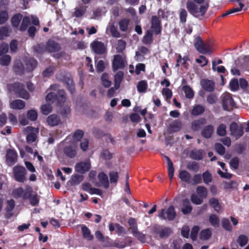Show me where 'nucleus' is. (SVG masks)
<instances>
[{
  "mask_svg": "<svg viewBox=\"0 0 249 249\" xmlns=\"http://www.w3.org/2000/svg\"><path fill=\"white\" fill-rule=\"evenodd\" d=\"M22 16L20 14H17L14 15L11 18V23L13 27H18L22 19Z\"/></svg>",
  "mask_w": 249,
  "mask_h": 249,
  "instance_id": "nucleus-44",
  "label": "nucleus"
},
{
  "mask_svg": "<svg viewBox=\"0 0 249 249\" xmlns=\"http://www.w3.org/2000/svg\"><path fill=\"white\" fill-rule=\"evenodd\" d=\"M98 179L103 187L107 189L109 187L108 179L107 175L104 172H101L98 176Z\"/></svg>",
  "mask_w": 249,
  "mask_h": 249,
  "instance_id": "nucleus-31",
  "label": "nucleus"
},
{
  "mask_svg": "<svg viewBox=\"0 0 249 249\" xmlns=\"http://www.w3.org/2000/svg\"><path fill=\"white\" fill-rule=\"evenodd\" d=\"M83 236L88 240H91L93 238V235L91 234L89 229L85 225L82 226L81 228Z\"/></svg>",
  "mask_w": 249,
  "mask_h": 249,
  "instance_id": "nucleus-37",
  "label": "nucleus"
},
{
  "mask_svg": "<svg viewBox=\"0 0 249 249\" xmlns=\"http://www.w3.org/2000/svg\"><path fill=\"white\" fill-rule=\"evenodd\" d=\"M187 168L195 172H197L199 170V164L196 161H192L188 163L187 166Z\"/></svg>",
  "mask_w": 249,
  "mask_h": 249,
  "instance_id": "nucleus-58",
  "label": "nucleus"
},
{
  "mask_svg": "<svg viewBox=\"0 0 249 249\" xmlns=\"http://www.w3.org/2000/svg\"><path fill=\"white\" fill-rule=\"evenodd\" d=\"M182 126V124L180 120L177 119L173 121L170 123L167 128L168 131L169 133H174L179 131Z\"/></svg>",
  "mask_w": 249,
  "mask_h": 249,
  "instance_id": "nucleus-18",
  "label": "nucleus"
},
{
  "mask_svg": "<svg viewBox=\"0 0 249 249\" xmlns=\"http://www.w3.org/2000/svg\"><path fill=\"white\" fill-rule=\"evenodd\" d=\"M181 212L184 214H188L191 213L193 208L188 198H184L182 200Z\"/></svg>",
  "mask_w": 249,
  "mask_h": 249,
  "instance_id": "nucleus-26",
  "label": "nucleus"
},
{
  "mask_svg": "<svg viewBox=\"0 0 249 249\" xmlns=\"http://www.w3.org/2000/svg\"><path fill=\"white\" fill-rule=\"evenodd\" d=\"M209 221L212 226L218 227L219 226V217L215 214H211L209 218Z\"/></svg>",
  "mask_w": 249,
  "mask_h": 249,
  "instance_id": "nucleus-48",
  "label": "nucleus"
},
{
  "mask_svg": "<svg viewBox=\"0 0 249 249\" xmlns=\"http://www.w3.org/2000/svg\"><path fill=\"white\" fill-rule=\"evenodd\" d=\"M25 107V102L20 99L15 100L10 103V107L13 109H22Z\"/></svg>",
  "mask_w": 249,
  "mask_h": 249,
  "instance_id": "nucleus-29",
  "label": "nucleus"
},
{
  "mask_svg": "<svg viewBox=\"0 0 249 249\" xmlns=\"http://www.w3.org/2000/svg\"><path fill=\"white\" fill-rule=\"evenodd\" d=\"M55 67L53 66H49L47 67L42 72V76L44 77H50L54 73Z\"/></svg>",
  "mask_w": 249,
  "mask_h": 249,
  "instance_id": "nucleus-46",
  "label": "nucleus"
},
{
  "mask_svg": "<svg viewBox=\"0 0 249 249\" xmlns=\"http://www.w3.org/2000/svg\"><path fill=\"white\" fill-rule=\"evenodd\" d=\"M9 50V45L5 42H2L0 44V56L6 55Z\"/></svg>",
  "mask_w": 249,
  "mask_h": 249,
  "instance_id": "nucleus-63",
  "label": "nucleus"
},
{
  "mask_svg": "<svg viewBox=\"0 0 249 249\" xmlns=\"http://www.w3.org/2000/svg\"><path fill=\"white\" fill-rule=\"evenodd\" d=\"M129 22V19L128 18H124L121 19L118 23L120 30L123 32L126 31L128 29Z\"/></svg>",
  "mask_w": 249,
  "mask_h": 249,
  "instance_id": "nucleus-39",
  "label": "nucleus"
},
{
  "mask_svg": "<svg viewBox=\"0 0 249 249\" xmlns=\"http://www.w3.org/2000/svg\"><path fill=\"white\" fill-rule=\"evenodd\" d=\"M38 114L37 111L34 109H30L27 111V118L31 121H35L37 120Z\"/></svg>",
  "mask_w": 249,
  "mask_h": 249,
  "instance_id": "nucleus-51",
  "label": "nucleus"
},
{
  "mask_svg": "<svg viewBox=\"0 0 249 249\" xmlns=\"http://www.w3.org/2000/svg\"><path fill=\"white\" fill-rule=\"evenodd\" d=\"M214 128L212 125L209 124L205 126L201 130V134L205 139H209L213 136Z\"/></svg>",
  "mask_w": 249,
  "mask_h": 249,
  "instance_id": "nucleus-25",
  "label": "nucleus"
},
{
  "mask_svg": "<svg viewBox=\"0 0 249 249\" xmlns=\"http://www.w3.org/2000/svg\"><path fill=\"white\" fill-rule=\"evenodd\" d=\"M200 84L202 89L206 91L213 92L214 89V83L212 80L203 79Z\"/></svg>",
  "mask_w": 249,
  "mask_h": 249,
  "instance_id": "nucleus-21",
  "label": "nucleus"
},
{
  "mask_svg": "<svg viewBox=\"0 0 249 249\" xmlns=\"http://www.w3.org/2000/svg\"><path fill=\"white\" fill-rule=\"evenodd\" d=\"M153 31L148 30L146 31L145 35L143 36L142 42L144 44L148 45L152 43L153 39Z\"/></svg>",
  "mask_w": 249,
  "mask_h": 249,
  "instance_id": "nucleus-30",
  "label": "nucleus"
},
{
  "mask_svg": "<svg viewBox=\"0 0 249 249\" xmlns=\"http://www.w3.org/2000/svg\"><path fill=\"white\" fill-rule=\"evenodd\" d=\"M196 192L197 195L202 199L206 198L208 195V191L207 188L203 186H198L196 188Z\"/></svg>",
  "mask_w": 249,
  "mask_h": 249,
  "instance_id": "nucleus-35",
  "label": "nucleus"
},
{
  "mask_svg": "<svg viewBox=\"0 0 249 249\" xmlns=\"http://www.w3.org/2000/svg\"><path fill=\"white\" fill-rule=\"evenodd\" d=\"M14 72L16 75H22L25 72V67L20 60H16L14 61L13 66Z\"/></svg>",
  "mask_w": 249,
  "mask_h": 249,
  "instance_id": "nucleus-20",
  "label": "nucleus"
},
{
  "mask_svg": "<svg viewBox=\"0 0 249 249\" xmlns=\"http://www.w3.org/2000/svg\"><path fill=\"white\" fill-rule=\"evenodd\" d=\"M34 192L32 187H28L24 190V193L22 196V198L24 200L29 199L33 195Z\"/></svg>",
  "mask_w": 249,
  "mask_h": 249,
  "instance_id": "nucleus-61",
  "label": "nucleus"
},
{
  "mask_svg": "<svg viewBox=\"0 0 249 249\" xmlns=\"http://www.w3.org/2000/svg\"><path fill=\"white\" fill-rule=\"evenodd\" d=\"M7 205L5 208L6 213L5 217L7 219H9L13 216V213L12 212L15 207V202L14 199H11L7 201Z\"/></svg>",
  "mask_w": 249,
  "mask_h": 249,
  "instance_id": "nucleus-24",
  "label": "nucleus"
},
{
  "mask_svg": "<svg viewBox=\"0 0 249 249\" xmlns=\"http://www.w3.org/2000/svg\"><path fill=\"white\" fill-rule=\"evenodd\" d=\"M124 73L122 71H119L115 75L114 77V87L117 89L120 88V84L123 79Z\"/></svg>",
  "mask_w": 249,
  "mask_h": 249,
  "instance_id": "nucleus-40",
  "label": "nucleus"
},
{
  "mask_svg": "<svg viewBox=\"0 0 249 249\" xmlns=\"http://www.w3.org/2000/svg\"><path fill=\"white\" fill-rule=\"evenodd\" d=\"M52 107L50 104L43 105L40 107L41 113L44 115L49 114L52 111Z\"/></svg>",
  "mask_w": 249,
  "mask_h": 249,
  "instance_id": "nucleus-57",
  "label": "nucleus"
},
{
  "mask_svg": "<svg viewBox=\"0 0 249 249\" xmlns=\"http://www.w3.org/2000/svg\"><path fill=\"white\" fill-rule=\"evenodd\" d=\"M148 85L146 81L141 80L137 85V90L139 93H145L146 91Z\"/></svg>",
  "mask_w": 249,
  "mask_h": 249,
  "instance_id": "nucleus-38",
  "label": "nucleus"
},
{
  "mask_svg": "<svg viewBox=\"0 0 249 249\" xmlns=\"http://www.w3.org/2000/svg\"><path fill=\"white\" fill-rule=\"evenodd\" d=\"M200 238L203 240L209 239L212 236V231L209 229L202 230L200 232Z\"/></svg>",
  "mask_w": 249,
  "mask_h": 249,
  "instance_id": "nucleus-42",
  "label": "nucleus"
},
{
  "mask_svg": "<svg viewBox=\"0 0 249 249\" xmlns=\"http://www.w3.org/2000/svg\"><path fill=\"white\" fill-rule=\"evenodd\" d=\"M102 85L106 88H109L111 84V82L108 79V75L107 73H103L101 76Z\"/></svg>",
  "mask_w": 249,
  "mask_h": 249,
  "instance_id": "nucleus-49",
  "label": "nucleus"
},
{
  "mask_svg": "<svg viewBox=\"0 0 249 249\" xmlns=\"http://www.w3.org/2000/svg\"><path fill=\"white\" fill-rule=\"evenodd\" d=\"M25 131L27 133L26 142L28 144H30L35 142L37 138V133L38 132V129L32 126H28Z\"/></svg>",
  "mask_w": 249,
  "mask_h": 249,
  "instance_id": "nucleus-11",
  "label": "nucleus"
},
{
  "mask_svg": "<svg viewBox=\"0 0 249 249\" xmlns=\"http://www.w3.org/2000/svg\"><path fill=\"white\" fill-rule=\"evenodd\" d=\"M205 111L204 107L200 105L195 106L192 111V114L193 116H198L202 114Z\"/></svg>",
  "mask_w": 249,
  "mask_h": 249,
  "instance_id": "nucleus-43",
  "label": "nucleus"
},
{
  "mask_svg": "<svg viewBox=\"0 0 249 249\" xmlns=\"http://www.w3.org/2000/svg\"><path fill=\"white\" fill-rule=\"evenodd\" d=\"M151 29L156 35H160L161 33V21L160 18L156 16H152L151 19Z\"/></svg>",
  "mask_w": 249,
  "mask_h": 249,
  "instance_id": "nucleus-9",
  "label": "nucleus"
},
{
  "mask_svg": "<svg viewBox=\"0 0 249 249\" xmlns=\"http://www.w3.org/2000/svg\"><path fill=\"white\" fill-rule=\"evenodd\" d=\"M190 199L192 202L196 205L201 204L203 201V199L195 194H193L191 196Z\"/></svg>",
  "mask_w": 249,
  "mask_h": 249,
  "instance_id": "nucleus-59",
  "label": "nucleus"
},
{
  "mask_svg": "<svg viewBox=\"0 0 249 249\" xmlns=\"http://www.w3.org/2000/svg\"><path fill=\"white\" fill-rule=\"evenodd\" d=\"M187 16L188 13L187 11L184 8H181L179 12L180 22L182 24H185L187 20Z\"/></svg>",
  "mask_w": 249,
  "mask_h": 249,
  "instance_id": "nucleus-50",
  "label": "nucleus"
},
{
  "mask_svg": "<svg viewBox=\"0 0 249 249\" xmlns=\"http://www.w3.org/2000/svg\"><path fill=\"white\" fill-rule=\"evenodd\" d=\"M46 50L48 53H55L59 51L61 48L60 45L56 41L49 39L46 44Z\"/></svg>",
  "mask_w": 249,
  "mask_h": 249,
  "instance_id": "nucleus-14",
  "label": "nucleus"
},
{
  "mask_svg": "<svg viewBox=\"0 0 249 249\" xmlns=\"http://www.w3.org/2000/svg\"><path fill=\"white\" fill-rule=\"evenodd\" d=\"M26 70L28 72L33 71L37 67V61L34 58H26L24 59Z\"/></svg>",
  "mask_w": 249,
  "mask_h": 249,
  "instance_id": "nucleus-17",
  "label": "nucleus"
},
{
  "mask_svg": "<svg viewBox=\"0 0 249 249\" xmlns=\"http://www.w3.org/2000/svg\"><path fill=\"white\" fill-rule=\"evenodd\" d=\"M204 1L205 0H188L186 8L191 15L200 19L204 16L209 7L208 2L203 4Z\"/></svg>",
  "mask_w": 249,
  "mask_h": 249,
  "instance_id": "nucleus-1",
  "label": "nucleus"
},
{
  "mask_svg": "<svg viewBox=\"0 0 249 249\" xmlns=\"http://www.w3.org/2000/svg\"><path fill=\"white\" fill-rule=\"evenodd\" d=\"M59 86L55 84L51 85L49 89L51 90L56 91V93L53 92L49 93L46 96V100L50 103H55L57 106H62L66 100V94L64 89H59Z\"/></svg>",
  "mask_w": 249,
  "mask_h": 249,
  "instance_id": "nucleus-2",
  "label": "nucleus"
},
{
  "mask_svg": "<svg viewBox=\"0 0 249 249\" xmlns=\"http://www.w3.org/2000/svg\"><path fill=\"white\" fill-rule=\"evenodd\" d=\"M177 216V213L173 206H170L167 210L162 209L159 214V217L163 220L173 221Z\"/></svg>",
  "mask_w": 249,
  "mask_h": 249,
  "instance_id": "nucleus-6",
  "label": "nucleus"
},
{
  "mask_svg": "<svg viewBox=\"0 0 249 249\" xmlns=\"http://www.w3.org/2000/svg\"><path fill=\"white\" fill-rule=\"evenodd\" d=\"M204 156V150L202 149L199 150H192L190 153V157L196 160H201Z\"/></svg>",
  "mask_w": 249,
  "mask_h": 249,
  "instance_id": "nucleus-27",
  "label": "nucleus"
},
{
  "mask_svg": "<svg viewBox=\"0 0 249 249\" xmlns=\"http://www.w3.org/2000/svg\"><path fill=\"white\" fill-rule=\"evenodd\" d=\"M80 149L84 152L87 151L89 147V141L88 139L84 138L80 143Z\"/></svg>",
  "mask_w": 249,
  "mask_h": 249,
  "instance_id": "nucleus-64",
  "label": "nucleus"
},
{
  "mask_svg": "<svg viewBox=\"0 0 249 249\" xmlns=\"http://www.w3.org/2000/svg\"><path fill=\"white\" fill-rule=\"evenodd\" d=\"M62 82L67 86V89L71 94H73L75 92V88L72 78L65 75L63 76Z\"/></svg>",
  "mask_w": 249,
  "mask_h": 249,
  "instance_id": "nucleus-16",
  "label": "nucleus"
},
{
  "mask_svg": "<svg viewBox=\"0 0 249 249\" xmlns=\"http://www.w3.org/2000/svg\"><path fill=\"white\" fill-rule=\"evenodd\" d=\"M90 168V163L89 161H81L77 163L75 166L76 172L84 174L89 171Z\"/></svg>",
  "mask_w": 249,
  "mask_h": 249,
  "instance_id": "nucleus-19",
  "label": "nucleus"
},
{
  "mask_svg": "<svg viewBox=\"0 0 249 249\" xmlns=\"http://www.w3.org/2000/svg\"><path fill=\"white\" fill-rule=\"evenodd\" d=\"M185 96L188 99H192L194 96V91L189 86L185 85L182 87Z\"/></svg>",
  "mask_w": 249,
  "mask_h": 249,
  "instance_id": "nucleus-45",
  "label": "nucleus"
},
{
  "mask_svg": "<svg viewBox=\"0 0 249 249\" xmlns=\"http://www.w3.org/2000/svg\"><path fill=\"white\" fill-rule=\"evenodd\" d=\"M206 123V119L204 118H200L199 119L195 120L191 123V128L194 131H197Z\"/></svg>",
  "mask_w": 249,
  "mask_h": 249,
  "instance_id": "nucleus-22",
  "label": "nucleus"
},
{
  "mask_svg": "<svg viewBox=\"0 0 249 249\" xmlns=\"http://www.w3.org/2000/svg\"><path fill=\"white\" fill-rule=\"evenodd\" d=\"M14 178L16 181L20 183H24L26 180L27 171L24 167L17 165L13 168Z\"/></svg>",
  "mask_w": 249,
  "mask_h": 249,
  "instance_id": "nucleus-5",
  "label": "nucleus"
},
{
  "mask_svg": "<svg viewBox=\"0 0 249 249\" xmlns=\"http://www.w3.org/2000/svg\"><path fill=\"white\" fill-rule=\"evenodd\" d=\"M9 18L7 10H4L0 11V25L4 24Z\"/></svg>",
  "mask_w": 249,
  "mask_h": 249,
  "instance_id": "nucleus-54",
  "label": "nucleus"
},
{
  "mask_svg": "<svg viewBox=\"0 0 249 249\" xmlns=\"http://www.w3.org/2000/svg\"><path fill=\"white\" fill-rule=\"evenodd\" d=\"M83 179V177L78 174H75L71 176V178L68 181V184L71 186L79 184Z\"/></svg>",
  "mask_w": 249,
  "mask_h": 249,
  "instance_id": "nucleus-32",
  "label": "nucleus"
},
{
  "mask_svg": "<svg viewBox=\"0 0 249 249\" xmlns=\"http://www.w3.org/2000/svg\"><path fill=\"white\" fill-rule=\"evenodd\" d=\"M31 20L28 17H24L22 22L20 26V30L21 31H24L26 30L28 26L30 24Z\"/></svg>",
  "mask_w": 249,
  "mask_h": 249,
  "instance_id": "nucleus-60",
  "label": "nucleus"
},
{
  "mask_svg": "<svg viewBox=\"0 0 249 249\" xmlns=\"http://www.w3.org/2000/svg\"><path fill=\"white\" fill-rule=\"evenodd\" d=\"M46 121L48 124L51 126H57L61 122L60 117L55 114L49 115L47 117Z\"/></svg>",
  "mask_w": 249,
  "mask_h": 249,
  "instance_id": "nucleus-23",
  "label": "nucleus"
},
{
  "mask_svg": "<svg viewBox=\"0 0 249 249\" xmlns=\"http://www.w3.org/2000/svg\"><path fill=\"white\" fill-rule=\"evenodd\" d=\"M239 7H233V8H232L229 9V10L226 11L225 13L222 14L221 16V17L224 18L230 14H233L236 12H240V11H242V10L245 7L244 4L243 3L240 2L239 3Z\"/></svg>",
  "mask_w": 249,
  "mask_h": 249,
  "instance_id": "nucleus-34",
  "label": "nucleus"
},
{
  "mask_svg": "<svg viewBox=\"0 0 249 249\" xmlns=\"http://www.w3.org/2000/svg\"><path fill=\"white\" fill-rule=\"evenodd\" d=\"M78 151V147L74 142L65 146L63 149V152L65 156L70 159L75 158Z\"/></svg>",
  "mask_w": 249,
  "mask_h": 249,
  "instance_id": "nucleus-8",
  "label": "nucleus"
},
{
  "mask_svg": "<svg viewBox=\"0 0 249 249\" xmlns=\"http://www.w3.org/2000/svg\"><path fill=\"white\" fill-rule=\"evenodd\" d=\"M236 103L231 93H227L222 97V107L224 110L231 111L236 107Z\"/></svg>",
  "mask_w": 249,
  "mask_h": 249,
  "instance_id": "nucleus-7",
  "label": "nucleus"
},
{
  "mask_svg": "<svg viewBox=\"0 0 249 249\" xmlns=\"http://www.w3.org/2000/svg\"><path fill=\"white\" fill-rule=\"evenodd\" d=\"M18 160V153L14 149H9L7 150L5 162L8 166L14 165Z\"/></svg>",
  "mask_w": 249,
  "mask_h": 249,
  "instance_id": "nucleus-10",
  "label": "nucleus"
},
{
  "mask_svg": "<svg viewBox=\"0 0 249 249\" xmlns=\"http://www.w3.org/2000/svg\"><path fill=\"white\" fill-rule=\"evenodd\" d=\"M178 177L182 181L188 183H190L191 176L187 171H180L178 174Z\"/></svg>",
  "mask_w": 249,
  "mask_h": 249,
  "instance_id": "nucleus-33",
  "label": "nucleus"
},
{
  "mask_svg": "<svg viewBox=\"0 0 249 249\" xmlns=\"http://www.w3.org/2000/svg\"><path fill=\"white\" fill-rule=\"evenodd\" d=\"M194 45L196 49L202 54H211L212 53V47L209 43L203 44L202 39L199 36L195 38Z\"/></svg>",
  "mask_w": 249,
  "mask_h": 249,
  "instance_id": "nucleus-4",
  "label": "nucleus"
},
{
  "mask_svg": "<svg viewBox=\"0 0 249 249\" xmlns=\"http://www.w3.org/2000/svg\"><path fill=\"white\" fill-rule=\"evenodd\" d=\"M7 88L9 92L14 93L17 97L27 100L30 97L29 92L25 89L23 84L19 82H15L12 84H8Z\"/></svg>",
  "mask_w": 249,
  "mask_h": 249,
  "instance_id": "nucleus-3",
  "label": "nucleus"
},
{
  "mask_svg": "<svg viewBox=\"0 0 249 249\" xmlns=\"http://www.w3.org/2000/svg\"><path fill=\"white\" fill-rule=\"evenodd\" d=\"M84 135V132L82 130L77 129L73 134L72 137L75 142L81 141Z\"/></svg>",
  "mask_w": 249,
  "mask_h": 249,
  "instance_id": "nucleus-53",
  "label": "nucleus"
},
{
  "mask_svg": "<svg viewBox=\"0 0 249 249\" xmlns=\"http://www.w3.org/2000/svg\"><path fill=\"white\" fill-rule=\"evenodd\" d=\"M210 205L213 207L216 212H219L221 209V206L218 199L214 197L210 198L209 200Z\"/></svg>",
  "mask_w": 249,
  "mask_h": 249,
  "instance_id": "nucleus-36",
  "label": "nucleus"
},
{
  "mask_svg": "<svg viewBox=\"0 0 249 249\" xmlns=\"http://www.w3.org/2000/svg\"><path fill=\"white\" fill-rule=\"evenodd\" d=\"M172 232L171 229L169 227L162 228L160 231V237L161 238L168 237Z\"/></svg>",
  "mask_w": 249,
  "mask_h": 249,
  "instance_id": "nucleus-55",
  "label": "nucleus"
},
{
  "mask_svg": "<svg viewBox=\"0 0 249 249\" xmlns=\"http://www.w3.org/2000/svg\"><path fill=\"white\" fill-rule=\"evenodd\" d=\"M222 226L226 231H231L232 230L229 220L227 218H223L222 219Z\"/></svg>",
  "mask_w": 249,
  "mask_h": 249,
  "instance_id": "nucleus-56",
  "label": "nucleus"
},
{
  "mask_svg": "<svg viewBox=\"0 0 249 249\" xmlns=\"http://www.w3.org/2000/svg\"><path fill=\"white\" fill-rule=\"evenodd\" d=\"M202 178H203L204 183L207 185L212 181V175L208 171H206L202 174Z\"/></svg>",
  "mask_w": 249,
  "mask_h": 249,
  "instance_id": "nucleus-52",
  "label": "nucleus"
},
{
  "mask_svg": "<svg viewBox=\"0 0 249 249\" xmlns=\"http://www.w3.org/2000/svg\"><path fill=\"white\" fill-rule=\"evenodd\" d=\"M9 35V27L7 26L0 27V39H3L4 37H7Z\"/></svg>",
  "mask_w": 249,
  "mask_h": 249,
  "instance_id": "nucleus-62",
  "label": "nucleus"
},
{
  "mask_svg": "<svg viewBox=\"0 0 249 249\" xmlns=\"http://www.w3.org/2000/svg\"><path fill=\"white\" fill-rule=\"evenodd\" d=\"M230 129L231 135L239 138L243 136L244 134L243 128L242 126H239L237 123L232 122L230 126Z\"/></svg>",
  "mask_w": 249,
  "mask_h": 249,
  "instance_id": "nucleus-15",
  "label": "nucleus"
},
{
  "mask_svg": "<svg viewBox=\"0 0 249 249\" xmlns=\"http://www.w3.org/2000/svg\"><path fill=\"white\" fill-rule=\"evenodd\" d=\"M249 238L245 234H240L238 236L236 239V242L241 247L245 246L248 242Z\"/></svg>",
  "mask_w": 249,
  "mask_h": 249,
  "instance_id": "nucleus-41",
  "label": "nucleus"
},
{
  "mask_svg": "<svg viewBox=\"0 0 249 249\" xmlns=\"http://www.w3.org/2000/svg\"><path fill=\"white\" fill-rule=\"evenodd\" d=\"M125 67V64L122 56L120 54L114 56L112 61V69L115 71L119 69H123Z\"/></svg>",
  "mask_w": 249,
  "mask_h": 249,
  "instance_id": "nucleus-13",
  "label": "nucleus"
},
{
  "mask_svg": "<svg viewBox=\"0 0 249 249\" xmlns=\"http://www.w3.org/2000/svg\"><path fill=\"white\" fill-rule=\"evenodd\" d=\"M91 48L93 52L97 54H103L107 52V48L104 43L94 41L91 44Z\"/></svg>",
  "mask_w": 249,
  "mask_h": 249,
  "instance_id": "nucleus-12",
  "label": "nucleus"
},
{
  "mask_svg": "<svg viewBox=\"0 0 249 249\" xmlns=\"http://www.w3.org/2000/svg\"><path fill=\"white\" fill-rule=\"evenodd\" d=\"M11 61V57L8 54L0 56V65L2 66H8Z\"/></svg>",
  "mask_w": 249,
  "mask_h": 249,
  "instance_id": "nucleus-47",
  "label": "nucleus"
},
{
  "mask_svg": "<svg viewBox=\"0 0 249 249\" xmlns=\"http://www.w3.org/2000/svg\"><path fill=\"white\" fill-rule=\"evenodd\" d=\"M33 50L35 54L41 55L46 52V46L43 43H37L33 46Z\"/></svg>",
  "mask_w": 249,
  "mask_h": 249,
  "instance_id": "nucleus-28",
  "label": "nucleus"
}]
</instances>
